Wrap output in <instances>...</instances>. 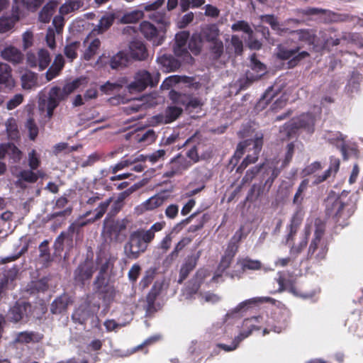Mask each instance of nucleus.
Masks as SVG:
<instances>
[{
    "mask_svg": "<svg viewBox=\"0 0 363 363\" xmlns=\"http://www.w3.org/2000/svg\"><path fill=\"white\" fill-rule=\"evenodd\" d=\"M356 199L340 195L336 198H328L325 201V214L336 226L344 228L349 225V219L354 214Z\"/></svg>",
    "mask_w": 363,
    "mask_h": 363,
    "instance_id": "obj_1",
    "label": "nucleus"
},
{
    "mask_svg": "<svg viewBox=\"0 0 363 363\" xmlns=\"http://www.w3.org/2000/svg\"><path fill=\"white\" fill-rule=\"evenodd\" d=\"M152 240L140 228L132 232L124 245V252L129 259H137L147 249Z\"/></svg>",
    "mask_w": 363,
    "mask_h": 363,
    "instance_id": "obj_2",
    "label": "nucleus"
},
{
    "mask_svg": "<svg viewBox=\"0 0 363 363\" xmlns=\"http://www.w3.org/2000/svg\"><path fill=\"white\" fill-rule=\"evenodd\" d=\"M281 173V169L277 167L273 163L267 164V167L264 170L262 177V181L259 184H254L248 191L246 196V201L254 202L257 201L260 196H262L266 189L269 191L272 187L274 180Z\"/></svg>",
    "mask_w": 363,
    "mask_h": 363,
    "instance_id": "obj_3",
    "label": "nucleus"
},
{
    "mask_svg": "<svg viewBox=\"0 0 363 363\" xmlns=\"http://www.w3.org/2000/svg\"><path fill=\"white\" fill-rule=\"evenodd\" d=\"M80 84L79 79H75L71 82L67 83L62 89L60 86H52L49 92L46 101V116L51 118L53 116L54 110L59 106L62 101L74 91Z\"/></svg>",
    "mask_w": 363,
    "mask_h": 363,
    "instance_id": "obj_4",
    "label": "nucleus"
},
{
    "mask_svg": "<svg viewBox=\"0 0 363 363\" xmlns=\"http://www.w3.org/2000/svg\"><path fill=\"white\" fill-rule=\"evenodd\" d=\"M262 22L269 24L271 28L274 30L278 35L283 33H296L300 41L305 42L309 45H313L317 38L315 30L313 29H298L296 30H289L288 28H282L281 25L279 23L278 18L274 14H265L260 16Z\"/></svg>",
    "mask_w": 363,
    "mask_h": 363,
    "instance_id": "obj_5",
    "label": "nucleus"
},
{
    "mask_svg": "<svg viewBox=\"0 0 363 363\" xmlns=\"http://www.w3.org/2000/svg\"><path fill=\"white\" fill-rule=\"evenodd\" d=\"M160 74L159 72L151 73L146 69H139L134 75V79L127 88L129 92H140L148 86L155 87L160 82Z\"/></svg>",
    "mask_w": 363,
    "mask_h": 363,
    "instance_id": "obj_6",
    "label": "nucleus"
},
{
    "mask_svg": "<svg viewBox=\"0 0 363 363\" xmlns=\"http://www.w3.org/2000/svg\"><path fill=\"white\" fill-rule=\"evenodd\" d=\"M169 99L175 104L184 107L189 114L199 113L204 104L200 97L191 94H183L172 90L169 94Z\"/></svg>",
    "mask_w": 363,
    "mask_h": 363,
    "instance_id": "obj_7",
    "label": "nucleus"
},
{
    "mask_svg": "<svg viewBox=\"0 0 363 363\" xmlns=\"http://www.w3.org/2000/svg\"><path fill=\"white\" fill-rule=\"evenodd\" d=\"M299 46L289 47L286 43H281L277 47V57L281 60H287L289 67H296L302 60L309 56L306 51L300 52Z\"/></svg>",
    "mask_w": 363,
    "mask_h": 363,
    "instance_id": "obj_8",
    "label": "nucleus"
},
{
    "mask_svg": "<svg viewBox=\"0 0 363 363\" xmlns=\"http://www.w3.org/2000/svg\"><path fill=\"white\" fill-rule=\"evenodd\" d=\"M31 308L32 306L30 303L17 301L4 315L5 320L14 324L26 323L31 313Z\"/></svg>",
    "mask_w": 363,
    "mask_h": 363,
    "instance_id": "obj_9",
    "label": "nucleus"
},
{
    "mask_svg": "<svg viewBox=\"0 0 363 363\" xmlns=\"http://www.w3.org/2000/svg\"><path fill=\"white\" fill-rule=\"evenodd\" d=\"M127 225L124 220L104 222L103 234L110 242H122L126 238Z\"/></svg>",
    "mask_w": 363,
    "mask_h": 363,
    "instance_id": "obj_10",
    "label": "nucleus"
},
{
    "mask_svg": "<svg viewBox=\"0 0 363 363\" xmlns=\"http://www.w3.org/2000/svg\"><path fill=\"white\" fill-rule=\"evenodd\" d=\"M140 30L144 37L152 41L155 45L162 44L166 29L155 26L149 21H143L140 24Z\"/></svg>",
    "mask_w": 363,
    "mask_h": 363,
    "instance_id": "obj_11",
    "label": "nucleus"
},
{
    "mask_svg": "<svg viewBox=\"0 0 363 363\" xmlns=\"http://www.w3.org/2000/svg\"><path fill=\"white\" fill-rule=\"evenodd\" d=\"M27 64L32 68L38 67L39 71L45 70L51 62V57L49 51L46 49H40L37 55L29 52L26 55Z\"/></svg>",
    "mask_w": 363,
    "mask_h": 363,
    "instance_id": "obj_12",
    "label": "nucleus"
},
{
    "mask_svg": "<svg viewBox=\"0 0 363 363\" xmlns=\"http://www.w3.org/2000/svg\"><path fill=\"white\" fill-rule=\"evenodd\" d=\"M106 57L102 55L99 57L97 62L101 63L104 65H108L111 69H122L128 66L130 62V57L128 54L123 50L118 51L111 57H108L107 60Z\"/></svg>",
    "mask_w": 363,
    "mask_h": 363,
    "instance_id": "obj_13",
    "label": "nucleus"
},
{
    "mask_svg": "<svg viewBox=\"0 0 363 363\" xmlns=\"http://www.w3.org/2000/svg\"><path fill=\"white\" fill-rule=\"evenodd\" d=\"M303 218L304 212L301 207H297L290 218L289 223L286 225V244L291 245L294 242L296 233L303 223Z\"/></svg>",
    "mask_w": 363,
    "mask_h": 363,
    "instance_id": "obj_14",
    "label": "nucleus"
},
{
    "mask_svg": "<svg viewBox=\"0 0 363 363\" xmlns=\"http://www.w3.org/2000/svg\"><path fill=\"white\" fill-rule=\"evenodd\" d=\"M257 319L255 317H252L250 318H247L243 320L242 323V330L240 333V334L235 337V340H237L236 344H233L231 346H228L225 344L218 345L219 347L222 348L225 351L230 352L235 350L238 347V344L243 340L245 338L250 336L253 330H258L259 328L255 325V322Z\"/></svg>",
    "mask_w": 363,
    "mask_h": 363,
    "instance_id": "obj_15",
    "label": "nucleus"
},
{
    "mask_svg": "<svg viewBox=\"0 0 363 363\" xmlns=\"http://www.w3.org/2000/svg\"><path fill=\"white\" fill-rule=\"evenodd\" d=\"M192 165V162L189 161L184 156L178 154L172 158L169 163L168 169L164 175L167 177H173L175 175L182 174Z\"/></svg>",
    "mask_w": 363,
    "mask_h": 363,
    "instance_id": "obj_16",
    "label": "nucleus"
},
{
    "mask_svg": "<svg viewBox=\"0 0 363 363\" xmlns=\"http://www.w3.org/2000/svg\"><path fill=\"white\" fill-rule=\"evenodd\" d=\"M94 272L92 261L86 259L81 262L74 272V279L76 282L84 285L85 281L90 279Z\"/></svg>",
    "mask_w": 363,
    "mask_h": 363,
    "instance_id": "obj_17",
    "label": "nucleus"
},
{
    "mask_svg": "<svg viewBox=\"0 0 363 363\" xmlns=\"http://www.w3.org/2000/svg\"><path fill=\"white\" fill-rule=\"evenodd\" d=\"M182 112L183 109L180 107L169 106L163 113L155 116L154 119L157 123L168 124L176 121L182 115Z\"/></svg>",
    "mask_w": 363,
    "mask_h": 363,
    "instance_id": "obj_18",
    "label": "nucleus"
},
{
    "mask_svg": "<svg viewBox=\"0 0 363 363\" xmlns=\"http://www.w3.org/2000/svg\"><path fill=\"white\" fill-rule=\"evenodd\" d=\"M111 202V199L106 200L105 201L101 202L99 206L94 210L96 212L95 216L93 218L89 219L88 221H84L82 223H79L77 224L72 223L69 227V231L72 233H74L75 231L79 232L80 228L84 226L87 224V223H94L96 220L101 218L103 216L106 212L110 203Z\"/></svg>",
    "mask_w": 363,
    "mask_h": 363,
    "instance_id": "obj_19",
    "label": "nucleus"
},
{
    "mask_svg": "<svg viewBox=\"0 0 363 363\" xmlns=\"http://www.w3.org/2000/svg\"><path fill=\"white\" fill-rule=\"evenodd\" d=\"M200 257V252L196 255H188L184 263L182 264L180 270L178 282L182 284L189 275L190 272H192L197 264V262Z\"/></svg>",
    "mask_w": 363,
    "mask_h": 363,
    "instance_id": "obj_20",
    "label": "nucleus"
},
{
    "mask_svg": "<svg viewBox=\"0 0 363 363\" xmlns=\"http://www.w3.org/2000/svg\"><path fill=\"white\" fill-rule=\"evenodd\" d=\"M44 338L43 333L35 331H22L16 333L14 338V342L17 344H37L40 342Z\"/></svg>",
    "mask_w": 363,
    "mask_h": 363,
    "instance_id": "obj_21",
    "label": "nucleus"
},
{
    "mask_svg": "<svg viewBox=\"0 0 363 363\" xmlns=\"http://www.w3.org/2000/svg\"><path fill=\"white\" fill-rule=\"evenodd\" d=\"M162 286L163 284L162 282L156 281L147 294L145 309L147 313H152L157 311L155 308V301L161 294Z\"/></svg>",
    "mask_w": 363,
    "mask_h": 363,
    "instance_id": "obj_22",
    "label": "nucleus"
},
{
    "mask_svg": "<svg viewBox=\"0 0 363 363\" xmlns=\"http://www.w3.org/2000/svg\"><path fill=\"white\" fill-rule=\"evenodd\" d=\"M130 57L134 60L143 61L148 57L147 48L143 42L133 40L129 45Z\"/></svg>",
    "mask_w": 363,
    "mask_h": 363,
    "instance_id": "obj_23",
    "label": "nucleus"
},
{
    "mask_svg": "<svg viewBox=\"0 0 363 363\" xmlns=\"http://www.w3.org/2000/svg\"><path fill=\"white\" fill-rule=\"evenodd\" d=\"M59 0H48L38 13V20L43 23H48L50 21L58 5Z\"/></svg>",
    "mask_w": 363,
    "mask_h": 363,
    "instance_id": "obj_24",
    "label": "nucleus"
},
{
    "mask_svg": "<svg viewBox=\"0 0 363 363\" xmlns=\"http://www.w3.org/2000/svg\"><path fill=\"white\" fill-rule=\"evenodd\" d=\"M1 56L4 60L12 63L13 65L21 63L24 57L20 50L12 45L6 47L1 51Z\"/></svg>",
    "mask_w": 363,
    "mask_h": 363,
    "instance_id": "obj_25",
    "label": "nucleus"
},
{
    "mask_svg": "<svg viewBox=\"0 0 363 363\" xmlns=\"http://www.w3.org/2000/svg\"><path fill=\"white\" fill-rule=\"evenodd\" d=\"M280 93L281 89L276 88L275 86L268 87L257 103L255 108L258 111L263 110L274 99L277 97Z\"/></svg>",
    "mask_w": 363,
    "mask_h": 363,
    "instance_id": "obj_26",
    "label": "nucleus"
},
{
    "mask_svg": "<svg viewBox=\"0 0 363 363\" xmlns=\"http://www.w3.org/2000/svg\"><path fill=\"white\" fill-rule=\"evenodd\" d=\"M165 196L156 194L150 199L143 202L138 207V210L140 211V213H143L145 211H153L160 207L164 202Z\"/></svg>",
    "mask_w": 363,
    "mask_h": 363,
    "instance_id": "obj_27",
    "label": "nucleus"
},
{
    "mask_svg": "<svg viewBox=\"0 0 363 363\" xmlns=\"http://www.w3.org/2000/svg\"><path fill=\"white\" fill-rule=\"evenodd\" d=\"M92 313L89 305L81 304L74 310L72 315V319L75 323L85 325L86 321L91 316Z\"/></svg>",
    "mask_w": 363,
    "mask_h": 363,
    "instance_id": "obj_28",
    "label": "nucleus"
},
{
    "mask_svg": "<svg viewBox=\"0 0 363 363\" xmlns=\"http://www.w3.org/2000/svg\"><path fill=\"white\" fill-rule=\"evenodd\" d=\"M65 65V60L62 55L59 54L57 55L54 62H52V65L48 68L45 73V77L47 80L51 81L54 78H55L57 76H58L61 72V70L63 69Z\"/></svg>",
    "mask_w": 363,
    "mask_h": 363,
    "instance_id": "obj_29",
    "label": "nucleus"
},
{
    "mask_svg": "<svg viewBox=\"0 0 363 363\" xmlns=\"http://www.w3.org/2000/svg\"><path fill=\"white\" fill-rule=\"evenodd\" d=\"M249 140L250 143H249L247 151L249 152V155L252 157H256V160H258L264 143L263 134L256 133L254 138Z\"/></svg>",
    "mask_w": 363,
    "mask_h": 363,
    "instance_id": "obj_30",
    "label": "nucleus"
},
{
    "mask_svg": "<svg viewBox=\"0 0 363 363\" xmlns=\"http://www.w3.org/2000/svg\"><path fill=\"white\" fill-rule=\"evenodd\" d=\"M296 121L300 128L304 129L309 133L314 132L315 118L313 114L310 113H303L296 118Z\"/></svg>",
    "mask_w": 363,
    "mask_h": 363,
    "instance_id": "obj_31",
    "label": "nucleus"
},
{
    "mask_svg": "<svg viewBox=\"0 0 363 363\" xmlns=\"http://www.w3.org/2000/svg\"><path fill=\"white\" fill-rule=\"evenodd\" d=\"M237 250H238V247H235L231 243H230L228 245V247H227L226 250L225 251L223 256L221 257V259L218 264L219 269H220L221 271H225L226 269H228L230 267V265L237 252Z\"/></svg>",
    "mask_w": 363,
    "mask_h": 363,
    "instance_id": "obj_32",
    "label": "nucleus"
},
{
    "mask_svg": "<svg viewBox=\"0 0 363 363\" xmlns=\"http://www.w3.org/2000/svg\"><path fill=\"white\" fill-rule=\"evenodd\" d=\"M201 35L206 42H213L219 39L220 30L216 24H208L202 28Z\"/></svg>",
    "mask_w": 363,
    "mask_h": 363,
    "instance_id": "obj_33",
    "label": "nucleus"
},
{
    "mask_svg": "<svg viewBox=\"0 0 363 363\" xmlns=\"http://www.w3.org/2000/svg\"><path fill=\"white\" fill-rule=\"evenodd\" d=\"M158 61L166 72H174L181 66L180 61L171 55H163L158 58Z\"/></svg>",
    "mask_w": 363,
    "mask_h": 363,
    "instance_id": "obj_34",
    "label": "nucleus"
},
{
    "mask_svg": "<svg viewBox=\"0 0 363 363\" xmlns=\"http://www.w3.org/2000/svg\"><path fill=\"white\" fill-rule=\"evenodd\" d=\"M105 277L104 275L99 273L94 281V286L96 290L105 296H109L113 298L115 295V289L113 286H109L108 285L104 286Z\"/></svg>",
    "mask_w": 363,
    "mask_h": 363,
    "instance_id": "obj_35",
    "label": "nucleus"
},
{
    "mask_svg": "<svg viewBox=\"0 0 363 363\" xmlns=\"http://www.w3.org/2000/svg\"><path fill=\"white\" fill-rule=\"evenodd\" d=\"M328 142L331 144H335L337 141H342V143L340 146V150L342 153L343 160H348L350 158V153L348 150V145L344 142L345 136L340 133L337 132L333 135H328Z\"/></svg>",
    "mask_w": 363,
    "mask_h": 363,
    "instance_id": "obj_36",
    "label": "nucleus"
},
{
    "mask_svg": "<svg viewBox=\"0 0 363 363\" xmlns=\"http://www.w3.org/2000/svg\"><path fill=\"white\" fill-rule=\"evenodd\" d=\"M69 303V298L67 295L60 296L51 304V312L53 314H60L65 311Z\"/></svg>",
    "mask_w": 363,
    "mask_h": 363,
    "instance_id": "obj_37",
    "label": "nucleus"
},
{
    "mask_svg": "<svg viewBox=\"0 0 363 363\" xmlns=\"http://www.w3.org/2000/svg\"><path fill=\"white\" fill-rule=\"evenodd\" d=\"M250 143V140L247 139L240 142L238 144L234 155H233L230 160L229 164L232 165L233 168H234L238 164L239 160L242 157L244 153L245 152V151H247V149L249 147Z\"/></svg>",
    "mask_w": 363,
    "mask_h": 363,
    "instance_id": "obj_38",
    "label": "nucleus"
},
{
    "mask_svg": "<svg viewBox=\"0 0 363 363\" xmlns=\"http://www.w3.org/2000/svg\"><path fill=\"white\" fill-rule=\"evenodd\" d=\"M238 264L241 267L243 272L246 270H259L262 267V264L259 260L252 259L251 258L246 257L241 258L238 260Z\"/></svg>",
    "mask_w": 363,
    "mask_h": 363,
    "instance_id": "obj_39",
    "label": "nucleus"
},
{
    "mask_svg": "<svg viewBox=\"0 0 363 363\" xmlns=\"http://www.w3.org/2000/svg\"><path fill=\"white\" fill-rule=\"evenodd\" d=\"M299 129L296 119L293 118L281 127L280 133L285 135V139H290L296 135Z\"/></svg>",
    "mask_w": 363,
    "mask_h": 363,
    "instance_id": "obj_40",
    "label": "nucleus"
},
{
    "mask_svg": "<svg viewBox=\"0 0 363 363\" xmlns=\"http://www.w3.org/2000/svg\"><path fill=\"white\" fill-rule=\"evenodd\" d=\"M11 79V69L10 66L6 63L0 62V91L3 86L10 85Z\"/></svg>",
    "mask_w": 363,
    "mask_h": 363,
    "instance_id": "obj_41",
    "label": "nucleus"
},
{
    "mask_svg": "<svg viewBox=\"0 0 363 363\" xmlns=\"http://www.w3.org/2000/svg\"><path fill=\"white\" fill-rule=\"evenodd\" d=\"M261 78V74H254L250 70L245 73V77L239 79V89H247L254 82Z\"/></svg>",
    "mask_w": 363,
    "mask_h": 363,
    "instance_id": "obj_42",
    "label": "nucleus"
},
{
    "mask_svg": "<svg viewBox=\"0 0 363 363\" xmlns=\"http://www.w3.org/2000/svg\"><path fill=\"white\" fill-rule=\"evenodd\" d=\"M37 74L33 72H26L21 77V84L24 89H30L37 84Z\"/></svg>",
    "mask_w": 363,
    "mask_h": 363,
    "instance_id": "obj_43",
    "label": "nucleus"
},
{
    "mask_svg": "<svg viewBox=\"0 0 363 363\" xmlns=\"http://www.w3.org/2000/svg\"><path fill=\"white\" fill-rule=\"evenodd\" d=\"M267 166L266 167V168ZM264 169V163L260 164L259 165H255L249 169L247 170L245 176L242 179V184L250 183L252 181V179L260 172V171Z\"/></svg>",
    "mask_w": 363,
    "mask_h": 363,
    "instance_id": "obj_44",
    "label": "nucleus"
},
{
    "mask_svg": "<svg viewBox=\"0 0 363 363\" xmlns=\"http://www.w3.org/2000/svg\"><path fill=\"white\" fill-rule=\"evenodd\" d=\"M136 137L138 143L147 145L155 141L157 135L152 129H148L144 133L137 134Z\"/></svg>",
    "mask_w": 363,
    "mask_h": 363,
    "instance_id": "obj_45",
    "label": "nucleus"
},
{
    "mask_svg": "<svg viewBox=\"0 0 363 363\" xmlns=\"http://www.w3.org/2000/svg\"><path fill=\"white\" fill-rule=\"evenodd\" d=\"M308 186V180L303 179L301 184H299L298 189L294 196L293 203L298 206V207H301L302 201L304 199L303 193L306 191Z\"/></svg>",
    "mask_w": 363,
    "mask_h": 363,
    "instance_id": "obj_46",
    "label": "nucleus"
},
{
    "mask_svg": "<svg viewBox=\"0 0 363 363\" xmlns=\"http://www.w3.org/2000/svg\"><path fill=\"white\" fill-rule=\"evenodd\" d=\"M323 234L324 229L321 226H316L314 233V238L311 241L308 249V254L311 256L315 253V251L317 249V245L320 243Z\"/></svg>",
    "mask_w": 363,
    "mask_h": 363,
    "instance_id": "obj_47",
    "label": "nucleus"
},
{
    "mask_svg": "<svg viewBox=\"0 0 363 363\" xmlns=\"http://www.w3.org/2000/svg\"><path fill=\"white\" fill-rule=\"evenodd\" d=\"M250 72H252L254 74H261V77L266 72L265 65L263 63H262L259 60H257V55L255 53H253L250 56Z\"/></svg>",
    "mask_w": 363,
    "mask_h": 363,
    "instance_id": "obj_48",
    "label": "nucleus"
},
{
    "mask_svg": "<svg viewBox=\"0 0 363 363\" xmlns=\"http://www.w3.org/2000/svg\"><path fill=\"white\" fill-rule=\"evenodd\" d=\"M209 43H211L209 50L213 55V59H219L223 55L224 50L222 40L219 38L215 41L210 42Z\"/></svg>",
    "mask_w": 363,
    "mask_h": 363,
    "instance_id": "obj_49",
    "label": "nucleus"
},
{
    "mask_svg": "<svg viewBox=\"0 0 363 363\" xmlns=\"http://www.w3.org/2000/svg\"><path fill=\"white\" fill-rule=\"evenodd\" d=\"M80 47L79 41H74L67 44L64 49L65 55L71 61L76 59L77 57V50Z\"/></svg>",
    "mask_w": 363,
    "mask_h": 363,
    "instance_id": "obj_50",
    "label": "nucleus"
},
{
    "mask_svg": "<svg viewBox=\"0 0 363 363\" xmlns=\"http://www.w3.org/2000/svg\"><path fill=\"white\" fill-rule=\"evenodd\" d=\"M101 45V41L99 38H94L89 45L84 53V58L86 60H90L96 54Z\"/></svg>",
    "mask_w": 363,
    "mask_h": 363,
    "instance_id": "obj_51",
    "label": "nucleus"
},
{
    "mask_svg": "<svg viewBox=\"0 0 363 363\" xmlns=\"http://www.w3.org/2000/svg\"><path fill=\"white\" fill-rule=\"evenodd\" d=\"M18 177L19 178V180L28 183H35L38 179V174L34 172L33 170H31V169L21 171Z\"/></svg>",
    "mask_w": 363,
    "mask_h": 363,
    "instance_id": "obj_52",
    "label": "nucleus"
},
{
    "mask_svg": "<svg viewBox=\"0 0 363 363\" xmlns=\"http://www.w3.org/2000/svg\"><path fill=\"white\" fill-rule=\"evenodd\" d=\"M155 276V272L152 269L145 271L142 279L139 283L140 289L143 290L147 288L153 281Z\"/></svg>",
    "mask_w": 363,
    "mask_h": 363,
    "instance_id": "obj_53",
    "label": "nucleus"
},
{
    "mask_svg": "<svg viewBox=\"0 0 363 363\" xmlns=\"http://www.w3.org/2000/svg\"><path fill=\"white\" fill-rule=\"evenodd\" d=\"M189 49L194 54L198 55L201 50V39L196 35H193L188 43Z\"/></svg>",
    "mask_w": 363,
    "mask_h": 363,
    "instance_id": "obj_54",
    "label": "nucleus"
},
{
    "mask_svg": "<svg viewBox=\"0 0 363 363\" xmlns=\"http://www.w3.org/2000/svg\"><path fill=\"white\" fill-rule=\"evenodd\" d=\"M150 18L158 24L157 27L166 29L165 28L167 26L168 22L166 19L165 13L159 11L154 12L150 16Z\"/></svg>",
    "mask_w": 363,
    "mask_h": 363,
    "instance_id": "obj_55",
    "label": "nucleus"
},
{
    "mask_svg": "<svg viewBox=\"0 0 363 363\" xmlns=\"http://www.w3.org/2000/svg\"><path fill=\"white\" fill-rule=\"evenodd\" d=\"M26 128L28 130V137L30 140H35L38 135V127L33 118H29L26 123Z\"/></svg>",
    "mask_w": 363,
    "mask_h": 363,
    "instance_id": "obj_56",
    "label": "nucleus"
},
{
    "mask_svg": "<svg viewBox=\"0 0 363 363\" xmlns=\"http://www.w3.org/2000/svg\"><path fill=\"white\" fill-rule=\"evenodd\" d=\"M7 155L13 160L14 162H18L21 160L22 152L11 143H7Z\"/></svg>",
    "mask_w": 363,
    "mask_h": 363,
    "instance_id": "obj_57",
    "label": "nucleus"
},
{
    "mask_svg": "<svg viewBox=\"0 0 363 363\" xmlns=\"http://www.w3.org/2000/svg\"><path fill=\"white\" fill-rule=\"evenodd\" d=\"M328 10L319 8L309 7L305 9H298L296 10V13L298 14H302L304 16H316L320 14H326Z\"/></svg>",
    "mask_w": 363,
    "mask_h": 363,
    "instance_id": "obj_58",
    "label": "nucleus"
},
{
    "mask_svg": "<svg viewBox=\"0 0 363 363\" xmlns=\"http://www.w3.org/2000/svg\"><path fill=\"white\" fill-rule=\"evenodd\" d=\"M166 225L164 221L154 223L148 230L143 229V232L153 240L155 238V233L161 231Z\"/></svg>",
    "mask_w": 363,
    "mask_h": 363,
    "instance_id": "obj_59",
    "label": "nucleus"
},
{
    "mask_svg": "<svg viewBox=\"0 0 363 363\" xmlns=\"http://www.w3.org/2000/svg\"><path fill=\"white\" fill-rule=\"evenodd\" d=\"M104 160V155L103 153L95 152L88 156L87 159L82 162V167H86L89 166H92L96 162Z\"/></svg>",
    "mask_w": 363,
    "mask_h": 363,
    "instance_id": "obj_60",
    "label": "nucleus"
},
{
    "mask_svg": "<svg viewBox=\"0 0 363 363\" xmlns=\"http://www.w3.org/2000/svg\"><path fill=\"white\" fill-rule=\"evenodd\" d=\"M40 160L35 150L28 153V166L31 170H36L40 165Z\"/></svg>",
    "mask_w": 363,
    "mask_h": 363,
    "instance_id": "obj_61",
    "label": "nucleus"
},
{
    "mask_svg": "<svg viewBox=\"0 0 363 363\" xmlns=\"http://www.w3.org/2000/svg\"><path fill=\"white\" fill-rule=\"evenodd\" d=\"M15 25L12 18L2 16L0 18V33H4L11 30Z\"/></svg>",
    "mask_w": 363,
    "mask_h": 363,
    "instance_id": "obj_62",
    "label": "nucleus"
},
{
    "mask_svg": "<svg viewBox=\"0 0 363 363\" xmlns=\"http://www.w3.org/2000/svg\"><path fill=\"white\" fill-rule=\"evenodd\" d=\"M231 29L233 31H243L247 34H251L252 33L250 25L245 21H238L233 23L231 26Z\"/></svg>",
    "mask_w": 363,
    "mask_h": 363,
    "instance_id": "obj_63",
    "label": "nucleus"
},
{
    "mask_svg": "<svg viewBox=\"0 0 363 363\" xmlns=\"http://www.w3.org/2000/svg\"><path fill=\"white\" fill-rule=\"evenodd\" d=\"M141 272V267L138 264H134L130 269L128 277L132 284L136 283Z\"/></svg>",
    "mask_w": 363,
    "mask_h": 363,
    "instance_id": "obj_64",
    "label": "nucleus"
}]
</instances>
